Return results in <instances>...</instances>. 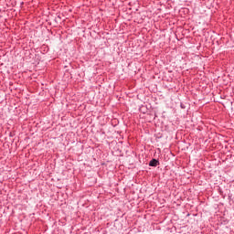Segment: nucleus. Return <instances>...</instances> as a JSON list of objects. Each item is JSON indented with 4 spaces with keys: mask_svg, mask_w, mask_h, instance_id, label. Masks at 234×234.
Masks as SVG:
<instances>
[{
    "mask_svg": "<svg viewBox=\"0 0 234 234\" xmlns=\"http://www.w3.org/2000/svg\"><path fill=\"white\" fill-rule=\"evenodd\" d=\"M150 167H156L158 165V160L156 159H152L149 163Z\"/></svg>",
    "mask_w": 234,
    "mask_h": 234,
    "instance_id": "1",
    "label": "nucleus"
}]
</instances>
